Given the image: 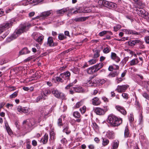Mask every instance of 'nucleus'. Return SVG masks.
<instances>
[{"mask_svg":"<svg viewBox=\"0 0 149 149\" xmlns=\"http://www.w3.org/2000/svg\"><path fill=\"white\" fill-rule=\"evenodd\" d=\"M107 122L112 126L116 127L120 125L122 123V119L117 118L114 115L111 114L108 118Z\"/></svg>","mask_w":149,"mask_h":149,"instance_id":"1","label":"nucleus"},{"mask_svg":"<svg viewBox=\"0 0 149 149\" xmlns=\"http://www.w3.org/2000/svg\"><path fill=\"white\" fill-rule=\"evenodd\" d=\"M31 26L30 24H24L22 27L21 28L17 30L15 32V34L14 35H12L11 37L13 39H15L19 35L24 32H26L28 30L29 27Z\"/></svg>","mask_w":149,"mask_h":149,"instance_id":"2","label":"nucleus"},{"mask_svg":"<svg viewBox=\"0 0 149 149\" xmlns=\"http://www.w3.org/2000/svg\"><path fill=\"white\" fill-rule=\"evenodd\" d=\"M70 72L68 71L61 73L59 77H56V80L58 82H63L64 80H67L70 79Z\"/></svg>","mask_w":149,"mask_h":149,"instance_id":"3","label":"nucleus"},{"mask_svg":"<svg viewBox=\"0 0 149 149\" xmlns=\"http://www.w3.org/2000/svg\"><path fill=\"white\" fill-rule=\"evenodd\" d=\"M51 92L54 96L57 98L63 99L65 97V95L64 93L59 91L56 89L52 88L51 89Z\"/></svg>","mask_w":149,"mask_h":149,"instance_id":"4","label":"nucleus"},{"mask_svg":"<svg viewBox=\"0 0 149 149\" xmlns=\"http://www.w3.org/2000/svg\"><path fill=\"white\" fill-rule=\"evenodd\" d=\"M13 23V22L11 21L1 25L0 26V34L5 30L6 29H8L11 26Z\"/></svg>","mask_w":149,"mask_h":149,"instance_id":"5","label":"nucleus"},{"mask_svg":"<svg viewBox=\"0 0 149 149\" xmlns=\"http://www.w3.org/2000/svg\"><path fill=\"white\" fill-rule=\"evenodd\" d=\"M94 111L97 115L100 116L104 115L107 111L104 109L99 107H96L94 109Z\"/></svg>","mask_w":149,"mask_h":149,"instance_id":"6","label":"nucleus"},{"mask_svg":"<svg viewBox=\"0 0 149 149\" xmlns=\"http://www.w3.org/2000/svg\"><path fill=\"white\" fill-rule=\"evenodd\" d=\"M128 85H118L115 90L119 93H121L125 92L127 89L129 87Z\"/></svg>","mask_w":149,"mask_h":149,"instance_id":"7","label":"nucleus"},{"mask_svg":"<svg viewBox=\"0 0 149 149\" xmlns=\"http://www.w3.org/2000/svg\"><path fill=\"white\" fill-rule=\"evenodd\" d=\"M122 31L125 32L127 34H132L135 35H139V33L134 31L132 30L124 29L122 30Z\"/></svg>","mask_w":149,"mask_h":149,"instance_id":"8","label":"nucleus"},{"mask_svg":"<svg viewBox=\"0 0 149 149\" xmlns=\"http://www.w3.org/2000/svg\"><path fill=\"white\" fill-rule=\"evenodd\" d=\"M111 58L116 63H118L120 60V58L114 52H112L111 55Z\"/></svg>","mask_w":149,"mask_h":149,"instance_id":"9","label":"nucleus"},{"mask_svg":"<svg viewBox=\"0 0 149 149\" xmlns=\"http://www.w3.org/2000/svg\"><path fill=\"white\" fill-rule=\"evenodd\" d=\"M110 2L104 0H100L98 1V3L101 6H104L109 8Z\"/></svg>","mask_w":149,"mask_h":149,"instance_id":"10","label":"nucleus"},{"mask_svg":"<svg viewBox=\"0 0 149 149\" xmlns=\"http://www.w3.org/2000/svg\"><path fill=\"white\" fill-rule=\"evenodd\" d=\"M115 108L117 111L125 115L126 114L127 112L123 107L118 105L116 106Z\"/></svg>","mask_w":149,"mask_h":149,"instance_id":"11","label":"nucleus"},{"mask_svg":"<svg viewBox=\"0 0 149 149\" xmlns=\"http://www.w3.org/2000/svg\"><path fill=\"white\" fill-rule=\"evenodd\" d=\"M39 111L42 116H47L49 113V112L48 111V110L44 107L40 108L39 109Z\"/></svg>","mask_w":149,"mask_h":149,"instance_id":"12","label":"nucleus"},{"mask_svg":"<svg viewBox=\"0 0 149 149\" xmlns=\"http://www.w3.org/2000/svg\"><path fill=\"white\" fill-rule=\"evenodd\" d=\"M47 44L50 47H53L57 45L56 43L54 42L52 37L50 36L48 38Z\"/></svg>","mask_w":149,"mask_h":149,"instance_id":"13","label":"nucleus"},{"mask_svg":"<svg viewBox=\"0 0 149 149\" xmlns=\"http://www.w3.org/2000/svg\"><path fill=\"white\" fill-rule=\"evenodd\" d=\"M92 103L94 105L97 106L100 104L101 102L98 97H95L92 100Z\"/></svg>","mask_w":149,"mask_h":149,"instance_id":"14","label":"nucleus"},{"mask_svg":"<svg viewBox=\"0 0 149 149\" xmlns=\"http://www.w3.org/2000/svg\"><path fill=\"white\" fill-rule=\"evenodd\" d=\"M17 110L18 112L21 113H27L29 111L26 108L22 107L20 106H19L17 107Z\"/></svg>","mask_w":149,"mask_h":149,"instance_id":"15","label":"nucleus"},{"mask_svg":"<svg viewBox=\"0 0 149 149\" xmlns=\"http://www.w3.org/2000/svg\"><path fill=\"white\" fill-rule=\"evenodd\" d=\"M106 135L109 139H113L115 137V134L113 131H108L107 132Z\"/></svg>","mask_w":149,"mask_h":149,"instance_id":"16","label":"nucleus"},{"mask_svg":"<svg viewBox=\"0 0 149 149\" xmlns=\"http://www.w3.org/2000/svg\"><path fill=\"white\" fill-rule=\"evenodd\" d=\"M53 11L52 10H48L43 12L40 14L41 17H46L49 16L50 15L52 14Z\"/></svg>","mask_w":149,"mask_h":149,"instance_id":"17","label":"nucleus"},{"mask_svg":"<svg viewBox=\"0 0 149 149\" xmlns=\"http://www.w3.org/2000/svg\"><path fill=\"white\" fill-rule=\"evenodd\" d=\"M48 139V134L46 133L40 140V142L43 144H45L47 142Z\"/></svg>","mask_w":149,"mask_h":149,"instance_id":"18","label":"nucleus"},{"mask_svg":"<svg viewBox=\"0 0 149 149\" xmlns=\"http://www.w3.org/2000/svg\"><path fill=\"white\" fill-rule=\"evenodd\" d=\"M66 9L64 8L60 10H56L55 13L58 16H62L63 15L64 13L66 12Z\"/></svg>","mask_w":149,"mask_h":149,"instance_id":"19","label":"nucleus"},{"mask_svg":"<svg viewBox=\"0 0 149 149\" xmlns=\"http://www.w3.org/2000/svg\"><path fill=\"white\" fill-rule=\"evenodd\" d=\"M63 128V132L65 133L67 135L71 133V130L69 128V126L68 125H64Z\"/></svg>","mask_w":149,"mask_h":149,"instance_id":"20","label":"nucleus"},{"mask_svg":"<svg viewBox=\"0 0 149 149\" xmlns=\"http://www.w3.org/2000/svg\"><path fill=\"white\" fill-rule=\"evenodd\" d=\"M98 82V79H97L96 78H92L91 80H89L87 82V84L88 85V84H91L89 86H93V84H96Z\"/></svg>","mask_w":149,"mask_h":149,"instance_id":"21","label":"nucleus"},{"mask_svg":"<svg viewBox=\"0 0 149 149\" xmlns=\"http://www.w3.org/2000/svg\"><path fill=\"white\" fill-rule=\"evenodd\" d=\"M51 92V90L50 91L49 89H46L44 91H43L41 92V93L42 94L44 97H46V98H47V97L48 95L50 94Z\"/></svg>","mask_w":149,"mask_h":149,"instance_id":"22","label":"nucleus"},{"mask_svg":"<svg viewBox=\"0 0 149 149\" xmlns=\"http://www.w3.org/2000/svg\"><path fill=\"white\" fill-rule=\"evenodd\" d=\"M139 62L138 59L135 58L132 59L130 62V65L131 66H133L136 65Z\"/></svg>","mask_w":149,"mask_h":149,"instance_id":"23","label":"nucleus"},{"mask_svg":"<svg viewBox=\"0 0 149 149\" xmlns=\"http://www.w3.org/2000/svg\"><path fill=\"white\" fill-rule=\"evenodd\" d=\"M30 51H29L26 47L24 48L22 50L19 52V54L20 55L29 53Z\"/></svg>","mask_w":149,"mask_h":149,"instance_id":"24","label":"nucleus"},{"mask_svg":"<svg viewBox=\"0 0 149 149\" xmlns=\"http://www.w3.org/2000/svg\"><path fill=\"white\" fill-rule=\"evenodd\" d=\"M130 134L129 130L128 129L127 126L125 127V131H124V137L126 138H127L129 137H130Z\"/></svg>","mask_w":149,"mask_h":149,"instance_id":"25","label":"nucleus"},{"mask_svg":"<svg viewBox=\"0 0 149 149\" xmlns=\"http://www.w3.org/2000/svg\"><path fill=\"white\" fill-rule=\"evenodd\" d=\"M119 74V72L117 71H114L111 72L108 75L110 77H114L118 76Z\"/></svg>","mask_w":149,"mask_h":149,"instance_id":"26","label":"nucleus"},{"mask_svg":"<svg viewBox=\"0 0 149 149\" xmlns=\"http://www.w3.org/2000/svg\"><path fill=\"white\" fill-rule=\"evenodd\" d=\"M119 141L118 140H114L112 146V149H117L119 145Z\"/></svg>","mask_w":149,"mask_h":149,"instance_id":"27","label":"nucleus"},{"mask_svg":"<svg viewBox=\"0 0 149 149\" xmlns=\"http://www.w3.org/2000/svg\"><path fill=\"white\" fill-rule=\"evenodd\" d=\"M100 51L98 49H96L95 50H93L94 53L93 56L94 58H97L100 56Z\"/></svg>","mask_w":149,"mask_h":149,"instance_id":"28","label":"nucleus"},{"mask_svg":"<svg viewBox=\"0 0 149 149\" xmlns=\"http://www.w3.org/2000/svg\"><path fill=\"white\" fill-rule=\"evenodd\" d=\"M111 50V47L108 46H107V47H105L103 50V52L105 54H107L109 53Z\"/></svg>","mask_w":149,"mask_h":149,"instance_id":"29","label":"nucleus"},{"mask_svg":"<svg viewBox=\"0 0 149 149\" xmlns=\"http://www.w3.org/2000/svg\"><path fill=\"white\" fill-rule=\"evenodd\" d=\"M102 145L104 146H105L107 145L109 143V141L108 139L106 138L102 137Z\"/></svg>","mask_w":149,"mask_h":149,"instance_id":"30","label":"nucleus"},{"mask_svg":"<svg viewBox=\"0 0 149 149\" xmlns=\"http://www.w3.org/2000/svg\"><path fill=\"white\" fill-rule=\"evenodd\" d=\"M43 99V100H45L46 99V97H44L43 94H40L36 98V102H38L40 100Z\"/></svg>","mask_w":149,"mask_h":149,"instance_id":"31","label":"nucleus"},{"mask_svg":"<svg viewBox=\"0 0 149 149\" xmlns=\"http://www.w3.org/2000/svg\"><path fill=\"white\" fill-rule=\"evenodd\" d=\"M43 0H27V1L30 3H34L37 4L43 1Z\"/></svg>","mask_w":149,"mask_h":149,"instance_id":"32","label":"nucleus"},{"mask_svg":"<svg viewBox=\"0 0 149 149\" xmlns=\"http://www.w3.org/2000/svg\"><path fill=\"white\" fill-rule=\"evenodd\" d=\"M73 88V90H74V91L76 92H81L83 91V89L81 87H74Z\"/></svg>","mask_w":149,"mask_h":149,"instance_id":"33","label":"nucleus"},{"mask_svg":"<svg viewBox=\"0 0 149 149\" xmlns=\"http://www.w3.org/2000/svg\"><path fill=\"white\" fill-rule=\"evenodd\" d=\"M93 66L91 67L86 70L87 72L89 74H92L93 72Z\"/></svg>","mask_w":149,"mask_h":149,"instance_id":"34","label":"nucleus"},{"mask_svg":"<svg viewBox=\"0 0 149 149\" xmlns=\"http://www.w3.org/2000/svg\"><path fill=\"white\" fill-rule=\"evenodd\" d=\"M86 19V18L84 17H80L75 18L74 20L76 22H81L85 21Z\"/></svg>","mask_w":149,"mask_h":149,"instance_id":"35","label":"nucleus"},{"mask_svg":"<svg viewBox=\"0 0 149 149\" xmlns=\"http://www.w3.org/2000/svg\"><path fill=\"white\" fill-rule=\"evenodd\" d=\"M103 64L102 63H101L97 64L93 66L94 67H96V68L97 69H98V70H99L103 67Z\"/></svg>","mask_w":149,"mask_h":149,"instance_id":"36","label":"nucleus"},{"mask_svg":"<svg viewBox=\"0 0 149 149\" xmlns=\"http://www.w3.org/2000/svg\"><path fill=\"white\" fill-rule=\"evenodd\" d=\"M117 4L114 3L110 2L109 5V8H116L117 7Z\"/></svg>","mask_w":149,"mask_h":149,"instance_id":"37","label":"nucleus"},{"mask_svg":"<svg viewBox=\"0 0 149 149\" xmlns=\"http://www.w3.org/2000/svg\"><path fill=\"white\" fill-rule=\"evenodd\" d=\"M66 38V37L63 34H59L58 36V38L60 40H63Z\"/></svg>","mask_w":149,"mask_h":149,"instance_id":"38","label":"nucleus"},{"mask_svg":"<svg viewBox=\"0 0 149 149\" xmlns=\"http://www.w3.org/2000/svg\"><path fill=\"white\" fill-rule=\"evenodd\" d=\"M73 115L74 117L77 118H79L80 116V113L78 111L74 112Z\"/></svg>","mask_w":149,"mask_h":149,"instance_id":"39","label":"nucleus"},{"mask_svg":"<svg viewBox=\"0 0 149 149\" xmlns=\"http://www.w3.org/2000/svg\"><path fill=\"white\" fill-rule=\"evenodd\" d=\"M121 26L119 24H117L113 27L114 31L116 32L121 28Z\"/></svg>","mask_w":149,"mask_h":149,"instance_id":"40","label":"nucleus"},{"mask_svg":"<svg viewBox=\"0 0 149 149\" xmlns=\"http://www.w3.org/2000/svg\"><path fill=\"white\" fill-rule=\"evenodd\" d=\"M97 61V59L95 58L92 59L88 61V64H89V65L93 64L96 63Z\"/></svg>","mask_w":149,"mask_h":149,"instance_id":"41","label":"nucleus"},{"mask_svg":"<svg viewBox=\"0 0 149 149\" xmlns=\"http://www.w3.org/2000/svg\"><path fill=\"white\" fill-rule=\"evenodd\" d=\"M149 14H148L146 12L143 15H141V17L146 19L147 20L149 19Z\"/></svg>","mask_w":149,"mask_h":149,"instance_id":"42","label":"nucleus"},{"mask_svg":"<svg viewBox=\"0 0 149 149\" xmlns=\"http://www.w3.org/2000/svg\"><path fill=\"white\" fill-rule=\"evenodd\" d=\"M6 129L8 134L11 135L12 134V131L9 127L6 125Z\"/></svg>","mask_w":149,"mask_h":149,"instance_id":"43","label":"nucleus"},{"mask_svg":"<svg viewBox=\"0 0 149 149\" xmlns=\"http://www.w3.org/2000/svg\"><path fill=\"white\" fill-rule=\"evenodd\" d=\"M43 38V37L42 36H40L38 37L36 41L40 44L41 43Z\"/></svg>","mask_w":149,"mask_h":149,"instance_id":"44","label":"nucleus"},{"mask_svg":"<svg viewBox=\"0 0 149 149\" xmlns=\"http://www.w3.org/2000/svg\"><path fill=\"white\" fill-rule=\"evenodd\" d=\"M129 120L130 123L134 121V116L132 113H131L130 114Z\"/></svg>","mask_w":149,"mask_h":149,"instance_id":"45","label":"nucleus"},{"mask_svg":"<svg viewBox=\"0 0 149 149\" xmlns=\"http://www.w3.org/2000/svg\"><path fill=\"white\" fill-rule=\"evenodd\" d=\"M80 110L82 113H84L86 112V107L85 106L80 109Z\"/></svg>","mask_w":149,"mask_h":149,"instance_id":"46","label":"nucleus"},{"mask_svg":"<svg viewBox=\"0 0 149 149\" xmlns=\"http://www.w3.org/2000/svg\"><path fill=\"white\" fill-rule=\"evenodd\" d=\"M57 124L59 126H61L63 125L62 118H60L58 120Z\"/></svg>","mask_w":149,"mask_h":149,"instance_id":"47","label":"nucleus"},{"mask_svg":"<svg viewBox=\"0 0 149 149\" xmlns=\"http://www.w3.org/2000/svg\"><path fill=\"white\" fill-rule=\"evenodd\" d=\"M129 57L127 56L125 57L121 62V63H125L129 59ZM124 65V64H123Z\"/></svg>","mask_w":149,"mask_h":149,"instance_id":"48","label":"nucleus"},{"mask_svg":"<svg viewBox=\"0 0 149 149\" xmlns=\"http://www.w3.org/2000/svg\"><path fill=\"white\" fill-rule=\"evenodd\" d=\"M122 96L124 98L126 99H127L128 98V94L127 93H123L122 94Z\"/></svg>","mask_w":149,"mask_h":149,"instance_id":"49","label":"nucleus"},{"mask_svg":"<svg viewBox=\"0 0 149 149\" xmlns=\"http://www.w3.org/2000/svg\"><path fill=\"white\" fill-rule=\"evenodd\" d=\"M18 91H16L10 95V98L15 97L17 95Z\"/></svg>","mask_w":149,"mask_h":149,"instance_id":"50","label":"nucleus"},{"mask_svg":"<svg viewBox=\"0 0 149 149\" xmlns=\"http://www.w3.org/2000/svg\"><path fill=\"white\" fill-rule=\"evenodd\" d=\"M144 40L147 44H149V36H146L144 38Z\"/></svg>","mask_w":149,"mask_h":149,"instance_id":"51","label":"nucleus"},{"mask_svg":"<svg viewBox=\"0 0 149 149\" xmlns=\"http://www.w3.org/2000/svg\"><path fill=\"white\" fill-rule=\"evenodd\" d=\"M140 10H139V13H139V14L141 16V15H143V14L144 13L146 12L145 10H143V9H139Z\"/></svg>","mask_w":149,"mask_h":149,"instance_id":"52","label":"nucleus"},{"mask_svg":"<svg viewBox=\"0 0 149 149\" xmlns=\"http://www.w3.org/2000/svg\"><path fill=\"white\" fill-rule=\"evenodd\" d=\"M83 104V103L81 102H78L76 105L75 107L77 108H78L79 107L82 105Z\"/></svg>","mask_w":149,"mask_h":149,"instance_id":"53","label":"nucleus"},{"mask_svg":"<svg viewBox=\"0 0 149 149\" xmlns=\"http://www.w3.org/2000/svg\"><path fill=\"white\" fill-rule=\"evenodd\" d=\"M107 33V31H104L102 32H100L99 33V35L100 36H102Z\"/></svg>","mask_w":149,"mask_h":149,"instance_id":"54","label":"nucleus"},{"mask_svg":"<svg viewBox=\"0 0 149 149\" xmlns=\"http://www.w3.org/2000/svg\"><path fill=\"white\" fill-rule=\"evenodd\" d=\"M65 8L66 9V12L68 11L69 13H71L73 10V9H71L69 7Z\"/></svg>","mask_w":149,"mask_h":149,"instance_id":"55","label":"nucleus"},{"mask_svg":"<svg viewBox=\"0 0 149 149\" xmlns=\"http://www.w3.org/2000/svg\"><path fill=\"white\" fill-rule=\"evenodd\" d=\"M74 84V83L73 82V83H70V84H69L68 85H67V86H66L65 87V88L66 89H69L70 87H71V86H73V84Z\"/></svg>","mask_w":149,"mask_h":149,"instance_id":"56","label":"nucleus"},{"mask_svg":"<svg viewBox=\"0 0 149 149\" xmlns=\"http://www.w3.org/2000/svg\"><path fill=\"white\" fill-rule=\"evenodd\" d=\"M128 43L130 46H134L135 45L134 40L130 41Z\"/></svg>","mask_w":149,"mask_h":149,"instance_id":"57","label":"nucleus"},{"mask_svg":"<svg viewBox=\"0 0 149 149\" xmlns=\"http://www.w3.org/2000/svg\"><path fill=\"white\" fill-rule=\"evenodd\" d=\"M32 144L34 146H36L37 145V143L35 140H33L32 141Z\"/></svg>","mask_w":149,"mask_h":149,"instance_id":"58","label":"nucleus"},{"mask_svg":"<svg viewBox=\"0 0 149 149\" xmlns=\"http://www.w3.org/2000/svg\"><path fill=\"white\" fill-rule=\"evenodd\" d=\"M98 82L100 84H102L105 82V81L104 79H100L99 80H98Z\"/></svg>","mask_w":149,"mask_h":149,"instance_id":"59","label":"nucleus"},{"mask_svg":"<svg viewBox=\"0 0 149 149\" xmlns=\"http://www.w3.org/2000/svg\"><path fill=\"white\" fill-rule=\"evenodd\" d=\"M139 123L141 124L143 122V116L142 114H141L139 116Z\"/></svg>","mask_w":149,"mask_h":149,"instance_id":"60","label":"nucleus"},{"mask_svg":"<svg viewBox=\"0 0 149 149\" xmlns=\"http://www.w3.org/2000/svg\"><path fill=\"white\" fill-rule=\"evenodd\" d=\"M123 80V79L121 77L117 78V79H116L117 82L118 83H120V82L122 81Z\"/></svg>","mask_w":149,"mask_h":149,"instance_id":"61","label":"nucleus"},{"mask_svg":"<svg viewBox=\"0 0 149 149\" xmlns=\"http://www.w3.org/2000/svg\"><path fill=\"white\" fill-rule=\"evenodd\" d=\"M139 58L140 61H141V63H139L138 64V65H141V66H142L143 63V58L141 57H139Z\"/></svg>","mask_w":149,"mask_h":149,"instance_id":"62","label":"nucleus"},{"mask_svg":"<svg viewBox=\"0 0 149 149\" xmlns=\"http://www.w3.org/2000/svg\"><path fill=\"white\" fill-rule=\"evenodd\" d=\"M127 72V71L126 70H124L123 72L121 74V77H124L126 74Z\"/></svg>","mask_w":149,"mask_h":149,"instance_id":"63","label":"nucleus"},{"mask_svg":"<svg viewBox=\"0 0 149 149\" xmlns=\"http://www.w3.org/2000/svg\"><path fill=\"white\" fill-rule=\"evenodd\" d=\"M26 148L27 149H31V146L29 143H27L26 145Z\"/></svg>","mask_w":149,"mask_h":149,"instance_id":"64","label":"nucleus"}]
</instances>
